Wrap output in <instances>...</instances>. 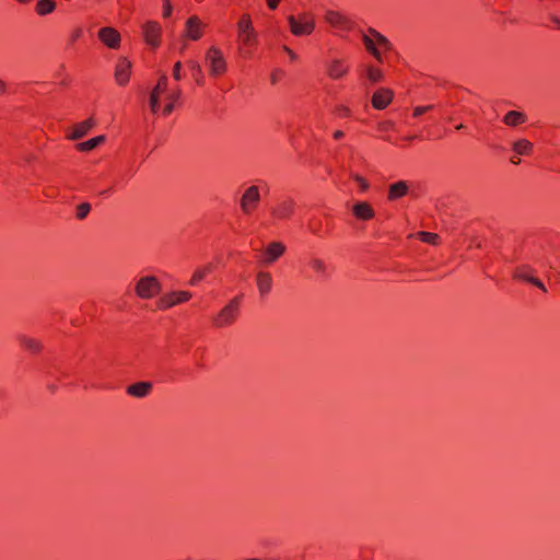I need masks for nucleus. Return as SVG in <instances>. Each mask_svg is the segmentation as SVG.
Listing matches in <instances>:
<instances>
[{"label":"nucleus","mask_w":560,"mask_h":560,"mask_svg":"<svg viewBox=\"0 0 560 560\" xmlns=\"http://www.w3.org/2000/svg\"><path fill=\"white\" fill-rule=\"evenodd\" d=\"M238 36L244 45H252L255 43L257 34L253 27L249 15L244 14L237 23Z\"/></svg>","instance_id":"11"},{"label":"nucleus","mask_w":560,"mask_h":560,"mask_svg":"<svg viewBox=\"0 0 560 560\" xmlns=\"http://www.w3.org/2000/svg\"><path fill=\"white\" fill-rule=\"evenodd\" d=\"M205 60L208 66L210 75L219 77L226 71L228 63L222 51L218 47H210L206 52Z\"/></svg>","instance_id":"5"},{"label":"nucleus","mask_w":560,"mask_h":560,"mask_svg":"<svg viewBox=\"0 0 560 560\" xmlns=\"http://www.w3.org/2000/svg\"><path fill=\"white\" fill-rule=\"evenodd\" d=\"M90 140L100 141V140H105V138H104V136H96V137L91 138Z\"/></svg>","instance_id":"48"},{"label":"nucleus","mask_w":560,"mask_h":560,"mask_svg":"<svg viewBox=\"0 0 560 560\" xmlns=\"http://www.w3.org/2000/svg\"><path fill=\"white\" fill-rule=\"evenodd\" d=\"M180 96V91L179 90H176V91H173L171 93H167L165 95V101L166 102H172L173 105L175 104V102L179 98Z\"/></svg>","instance_id":"37"},{"label":"nucleus","mask_w":560,"mask_h":560,"mask_svg":"<svg viewBox=\"0 0 560 560\" xmlns=\"http://www.w3.org/2000/svg\"><path fill=\"white\" fill-rule=\"evenodd\" d=\"M362 40L366 47V49L378 60V61H382V57H381V54L378 51V49L375 47V43H374V39L371 38L370 36L363 34L362 35Z\"/></svg>","instance_id":"31"},{"label":"nucleus","mask_w":560,"mask_h":560,"mask_svg":"<svg viewBox=\"0 0 560 560\" xmlns=\"http://www.w3.org/2000/svg\"><path fill=\"white\" fill-rule=\"evenodd\" d=\"M112 191H113V188H108V189L101 191L100 195L108 197L112 194Z\"/></svg>","instance_id":"47"},{"label":"nucleus","mask_w":560,"mask_h":560,"mask_svg":"<svg viewBox=\"0 0 560 560\" xmlns=\"http://www.w3.org/2000/svg\"><path fill=\"white\" fill-rule=\"evenodd\" d=\"M180 69H182V63L179 61H177L175 65H174V68H173V78L177 81H179L182 79V72H180Z\"/></svg>","instance_id":"39"},{"label":"nucleus","mask_w":560,"mask_h":560,"mask_svg":"<svg viewBox=\"0 0 560 560\" xmlns=\"http://www.w3.org/2000/svg\"><path fill=\"white\" fill-rule=\"evenodd\" d=\"M191 293L189 291H173L164 294L158 302V307L160 310H167L177 304L185 303L191 299Z\"/></svg>","instance_id":"8"},{"label":"nucleus","mask_w":560,"mask_h":560,"mask_svg":"<svg viewBox=\"0 0 560 560\" xmlns=\"http://www.w3.org/2000/svg\"><path fill=\"white\" fill-rule=\"evenodd\" d=\"M7 92V84L4 81L0 79V95L4 94Z\"/></svg>","instance_id":"45"},{"label":"nucleus","mask_w":560,"mask_h":560,"mask_svg":"<svg viewBox=\"0 0 560 560\" xmlns=\"http://www.w3.org/2000/svg\"><path fill=\"white\" fill-rule=\"evenodd\" d=\"M98 38L108 48L117 49L120 46V40H121L120 34L114 27H109V26L102 27L98 31Z\"/></svg>","instance_id":"14"},{"label":"nucleus","mask_w":560,"mask_h":560,"mask_svg":"<svg viewBox=\"0 0 560 560\" xmlns=\"http://www.w3.org/2000/svg\"><path fill=\"white\" fill-rule=\"evenodd\" d=\"M271 82H272V83H276V82H277V75H276V72L271 74Z\"/></svg>","instance_id":"51"},{"label":"nucleus","mask_w":560,"mask_h":560,"mask_svg":"<svg viewBox=\"0 0 560 560\" xmlns=\"http://www.w3.org/2000/svg\"><path fill=\"white\" fill-rule=\"evenodd\" d=\"M369 33L373 36V38L376 40L377 39V35H382L381 33H378L377 31H375L374 28H370L369 30Z\"/></svg>","instance_id":"46"},{"label":"nucleus","mask_w":560,"mask_h":560,"mask_svg":"<svg viewBox=\"0 0 560 560\" xmlns=\"http://www.w3.org/2000/svg\"><path fill=\"white\" fill-rule=\"evenodd\" d=\"M526 115L522 112L511 110L508 112L503 117V122L506 126L515 127L526 121Z\"/></svg>","instance_id":"26"},{"label":"nucleus","mask_w":560,"mask_h":560,"mask_svg":"<svg viewBox=\"0 0 560 560\" xmlns=\"http://www.w3.org/2000/svg\"><path fill=\"white\" fill-rule=\"evenodd\" d=\"M512 154L509 155V160L513 164L521 162L520 155H528L533 150L532 142H510Z\"/></svg>","instance_id":"18"},{"label":"nucleus","mask_w":560,"mask_h":560,"mask_svg":"<svg viewBox=\"0 0 560 560\" xmlns=\"http://www.w3.org/2000/svg\"><path fill=\"white\" fill-rule=\"evenodd\" d=\"M352 214L361 221H370L375 217V210L368 201H357L352 206Z\"/></svg>","instance_id":"16"},{"label":"nucleus","mask_w":560,"mask_h":560,"mask_svg":"<svg viewBox=\"0 0 560 560\" xmlns=\"http://www.w3.org/2000/svg\"><path fill=\"white\" fill-rule=\"evenodd\" d=\"M174 109V105L172 102H166L165 106L162 108V115L167 116L170 115Z\"/></svg>","instance_id":"41"},{"label":"nucleus","mask_w":560,"mask_h":560,"mask_svg":"<svg viewBox=\"0 0 560 560\" xmlns=\"http://www.w3.org/2000/svg\"><path fill=\"white\" fill-rule=\"evenodd\" d=\"M93 125L94 122L92 119H88L85 121L77 124L73 127L72 131L67 136L68 140H78L80 138L88 136Z\"/></svg>","instance_id":"24"},{"label":"nucleus","mask_w":560,"mask_h":560,"mask_svg":"<svg viewBox=\"0 0 560 560\" xmlns=\"http://www.w3.org/2000/svg\"><path fill=\"white\" fill-rule=\"evenodd\" d=\"M325 21L339 31H350L353 27V22L350 18L336 11H327Z\"/></svg>","instance_id":"13"},{"label":"nucleus","mask_w":560,"mask_h":560,"mask_svg":"<svg viewBox=\"0 0 560 560\" xmlns=\"http://www.w3.org/2000/svg\"><path fill=\"white\" fill-rule=\"evenodd\" d=\"M295 211V201L292 198H283L270 209V215L277 221L289 220Z\"/></svg>","instance_id":"6"},{"label":"nucleus","mask_w":560,"mask_h":560,"mask_svg":"<svg viewBox=\"0 0 560 560\" xmlns=\"http://www.w3.org/2000/svg\"><path fill=\"white\" fill-rule=\"evenodd\" d=\"M100 142H78L77 150L79 152H90L94 150Z\"/></svg>","instance_id":"36"},{"label":"nucleus","mask_w":560,"mask_h":560,"mask_svg":"<svg viewBox=\"0 0 560 560\" xmlns=\"http://www.w3.org/2000/svg\"><path fill=\"white\" fill-rule=\"evenodd\" d=\"M162 284L155 276H143L135 284V293L142 300H150L160 294Z\"/></svg>","instance_id":"4"},{"label":"nucleus","mask_w":560,"mask_h":560,"mask_svg":"<svg viewBox=\"0 0 560 560\" xmlns=\"http://www.w3.org/2000/svg\"><path fill=\"white\" fill-rule=\"evenodd\" d=\"M284 51L288 54L291 60H295L298 58L296 54L292 51L289 47H283Z\"/></svg>","instance_id":"43"},{"label":"nucleus","mask_w":560,"mask_h":560,"mask_svg":"<svg viewBox=\"0 0 560 560\" xmlns=\"http://www.w3.org/2000/svg\"><path fill=\"white\" fill-rule=\"evenodd\" d=\"M152 387L151 382H137L127 386L126 393L131 397L144 398L151 393Z\"/></svg>","instance_id":"19"},{"label":"nucleus","mask_w":560,"mask_h":560,"mask_svg":"<svg viewBox=\"0 0 560 560\" xmlns=\"http://www.w3.org/2000/svg\"><path fill=\"white\" fill-rule=\"evenodd\" d=\"M285 245L282 242H271L262 250L259 262L264 266L275 264L285 253Z\"/></svg>","instance_id":"7"},{"label":"nucleus","mask_w":560,"mask_h":560,"mask_svg":"<svg viewBox=\"0 0 560 560\" xmlns=\"http://www.w3.org/2000/svg\"><path fill=\"white\" fill-rule=\"evenodd\" d=\"M409 187L407 182L399 180L388 187L387 199L390 201L397 200L408 194Z\"/></svg>","instance_id":"23"},{"label":"nucleus","mask_w":560,"mask_h":560,"mask_svg":"<svg viewBox=\"0 0 560 560\" xmlns=\"http://www.w3.org/2000/svg\"><path fill=\"white\" fill-rule=\"evenodd\" d=\"M310 268L320 277H327V265L319 258H312L308 261Z\"/></svg>","instance_id":"28"},{"label":"nucleus","mask_w":560,"mask_h":560,"mask_svg":"<svg viewBox=\"0 0 560 560\" xmlns=\"http://www.w3.org/2000/svg\"><path fill=\"white\" fill-rule=\"evenodd\" d=\"M56 8V3L54 0H38L36 3V13L38 15H47L51 13Z\"/></svg>","instance_id":"27"},{"label":"nucleus","mask_w":560,"mask_h":560,"mask_svg":"<svg viewBox=\"0 0 560 560\" xmlns=\"http://www.w3.org/2000/svg\"><path fill=\"white\" fill-rule=\"evenodd\" d=\"M365 77L371 83H377L383 79V72L371 66L365 68Z\"/></svg>","instance_id":"32"},{"label":"nucleus","mask_w":560,"mask_h":560,"mask_svg":"<svg viewBox=\"0 0 560 560\" xmlns=\"http://www.w3.org/2000/svg\"><path fill=\"white\" fill-rule=\"evenodd\" d=\"M206 25L201 20L192 15L185 23L184 39L198 40L201 38Z\"/></svg>","instance_id":"12"},{"label":"nucleus","mask_w":560,"mask_h":560,"mask_svg":"<svg viewBox=\"0 0 560 560\" xmlns=\"http://www.w3.org/2000/svg\"><path fill=\"white\" fill-rule=\"evenodd\" d=\"M290 31L295 36H304L313 33L315 21L312 14L303 12L298 15L287 18Z\"/></svg>","instance_id":"3"},{"label":"nucleus","mask_w":560,"mask_h":560,"mask_svg":"<svg viewBox=\"0 0 560 560\" xmlns=\"http://www.w3.org/2000/svg\"><path fill=\"white\" fill-rule=\"evenodd\" d=\"M163 1H164V12H163V15L165 18H167L172 13V5H171L170 0H163Z\"/></svg>","instance_id":"42"},{"label":"nucleus","mask_w":560,"mask_h":560,"mask_svg":"<svg viewBox=\"0 0 560 560\" xmlns=\"http://www.w3.org/2000/svg\"><path fill=\"white\" fill-rule=\"evenodd\" d=\"M552 21L560 27V19L559 18L553 16Z\"/></svg>","instance_id":"49"},{"label":"nucleus","mask_w":560,"mask_h":560,"mask_svg":"<svg viewBox=\"0 0 560 560\" xmlns=\"http://www.w3.org/2000/svg\"><path fill=\"white\" fill-rule=\"evenodd\" d=\"M185 47H186V44L184 43V45H182V47H180V51H183L185 49Z\"/></svg>","instance_id":"53"},{"label":"nucleus","mask_w":560,"mask_h":560,"mask_svg":"<svg viewBox=\"0 0 560 560\" xmlns=\"http://www.w3.org/2000/svg\"><path fill=\"white\" fill-rule=\"evenodd\" d=\"M187 65L191 69L194 74L197 77V80H196L197 83L200 84L201 83V79L200 78H201V74H202V70H201L200 65L196 60H188Z\"/></svg>","instance_id":"34"},{"label":"nucleus","mask_w":560,"mask_h":560,"mask_svg":"<svg viewBox=\"0 0 560 560\" xmlns=\"http://www.w3.org/2000/svg\"><path fill=\"white\" fill-rule=\"evenodd\" d=\"M280 0H267V5L269 9L275 10L277 9Z\"/></svg>","instance_id":"44"},{"label":"nucleus","mask_w":560,"mask_h":560,"mask_svg":"<svg viewBox=\"0 0 560 560\" xmlns=\"http://www.w3.org/2000/svg\"><path fill=\"white\" fill-rule=\"evenodd\" d=\"M376 43L385 49H389L392 46L389 40L383 35H377Z\"/></svg>","instance_id":"38"},{"label":"nucleus","mask_w":560,"mask_h":560,"mask_svg":"<svg viewBox=\"0 0 560 560\" xmlns=\"http://www.w3.org/2000/svg\"><path fill=\"white\" fill-rule=\"evenodd\" d=\"M18 341L24 350L28 351L32 354L39 353L43 349L42 342L33 337L26 335H20L18 337Z\"/></svg>","instance_id":"22"},{"label":"nucleus","mask_w":560,"mask_h":560,"mask_svg":"<svg viewBox=\"0 0 560 560\" xmlns=\"http://www.w3.org/2000/svg\"><path fill=\"white\" fill-rule=\"evenodd\" d=\"M342 136H343V132H342V131H340V130H337V131L335 132V137H336V138H340V137H342Z\"/></svg>","instance_id":"50"},{"label":"nucleus","mask_w":560,"mask_h":560,"mask_svg":"<svg viewBox=\"0 0 560 560\" xmlns=\"http://www.w3.org/2000/svg\"><path fill=\"white\" fill-rule=\"evenodd\" d=\"M131 62L126 57H120L115 67V80L119 85H126L131 72Z\"/></svg>","instance_id":"15"},{"label":"nucleus","mask_w":560,"mask_h":560,"mask_svg":"<svg viewBox=\"0 0 560 560\" xmlns=\"http://www.w3.org/2000/svg\"><path fill=\"white\" fill-rule=\"evenodd\" d=\"M143 35L149 45L158 47L161 36V26L156 22H147L143 25Z\"/></svg>","instance_id":"17"},{"label":"nucleus","mask_w":560,"mask_h":560,"mask_svg":"<svg viewBox=\"0 0 560 560\" xmlns=\"http://www.w3.org/2000/svg\"><path fill=\"white\" fill-rule=\"evenodd\" d=\"M431 108H432L431 105H429V106H418L413 110V116L418 117V116L424 114L425 112H428Z\"/></svg>","instance_id":"40"},{"label":"nucleus","mask_w":560,"mask_h":560,"mask_svg":"<svg viewBox=\"0 0 560 560\" xmlns=\"http://www.w3.org/2000/svg\"><path fill=\"white\" fill-rule=\"evenodd\" d=\"M16 1H18V2H20V3H27V2H30L31 0H16Z\"/></svg>","instance_id":"52"},{"label":"nucleus","mask_w":560,"mask_h":560,"mask_svg":"<svg viewBox=\"0 0 560 560\" xmlns=\"http://www.w3.org/2000/svg\"><path fill=\"white\" fill-rule=\"evenodd\" d=\"M260 186L250 185L246 187L240 198V210L244 217H250L258 209L261 195Z\"/></svg>","instance_id":"2"},{"label":"nucleus","mask_w":560,"mask_h":560,"mask_svg":"<svg viewBox=\"0 0 560 560\" xmlns=\"http://www.w3.org/2000/svg\"><path fill=\"white\" fill-rule=\"evenodd\" d=\"M351 177L358 184L361 192H364L369 189L370 184L362 176H360L359 174H353Z\"/></svg>","instance_id":"35"},{"label":"nucleus","mask_w":560,"mask_h":560,"mask_svg":"<svg viewBox=\"0 0 560 560\" xmlns=\"http://www.w3.org/2000/svg\"><path fill=\"white\" fill-rule=\"evenodd\" d=\"M212 268L210 265L208 266H203V267H200L198 268L191 276V279L189 281V284L190 285H196L197 283H199L201 280H203L210 272H211Z\"/></svg>","instance_id":"29"},{"label":"nucleus","mask_w":560,"mask_h":560,"mask_svg":"<svg viewBox=\"0 0 560 560\" xmlns=\"http://www.w3.org/2000/svg\"><path fill=\"white\" fill-rule=\"evenodd\" d=\"M513 278L518 281L530 283L540 289L542 292H547L545 284L535 276V270L527 265L515 268Z\"/></svg>","instance_id":"9"},{"label":"nucleus","mask_w":560,"mask_h":560,"mask_svg":"<svg viewBox=\"0 0 560 560\" xmlns=\"http://www.w3.org/2000/svg\"><path fill=\"white\" fill-rule=\"evenodd\" d=\"M168 80L165 74H163L156 85L152 89L149 95V106L153 114H158L161 109L160 97L161 95L167 92Z\"/></svg>","instance_id":"10"},{"label":"nucleus","mask_w":560,"mask_h":560,"mask_svg":"<svg viewBox=\"0 0 560 560\" xmlns=\"http://www.w3.org/2000/svg\"><path fill=\"white\" fill-rule=\"evenodd\" d=\"M256 284L261 298L268 295L272 289V277L267 271H259L256 276Z\"/></svg>","instance_id":"21"},{"label":"nucleus","mask_w":560,"mask_h":560,"mask_svg":"<svg viewBox=\"0 0 560 560\" xmlns=\"http://www.w3.org/2000/svg\"><path fill=\"white\" fill-rule=\"evenodd\" d=\"M417 235L423 243L431 245H438L440 243V235L436 233L421 231Z\"/></svg>","instance_id":"30"},{"label":"nucleus","mask_w":560,"mask_h":560,"mask_svg":"<svg viewBox=\"0 0 560 560\" xmlns=\"http://www.w3.org/2000/svg\"><path fill=\"white\" fill-rule=\"evenodd\" d=\"M348 72V67L339 59H334L327 65V73L331 79H339Z\"/></svg>","instance_id":"25"},{"label":"nucleus","mask_w":560,"mask_h":560,"mask_svg":"<svg viewBox=\"0 0 560 560\" xmlns=\"http://www.w3.org/2000/svg\"><path fill=\"white\" fill-rule=\"evenodd\" d=\"M242 296H235L229 301L215 315L211 318V324L217 329H223L234 325L241 313Z\"/></svg>","instance_id":"1"},{"label":"nucleus","mask_w":560,"mask_h":560,"mask_svg":"<svg viewBox=\"0 0 560 560\" xmlns=\"http://www.w3.org/2000/svg\"><path fill=\"white\" fill-rule=\"evenodd\" d=\"M91 211V205L89 202H82L77 206L75 217L78 220H83L88 217Z\"/></svg>","instance_id":"33"},{"label":"nucleus","mask_w":560,"mask_h":560,"mask_svg":"<svg viewBox=\"0 0 560 560\" xmlns=\"http://www.w3.org/2000/svg\"><path fill=\"white\" fill-rule=\"evenodd\" d=\"M393 100V92L388 89H378L373 97L372 105L376 109H384Z\"/></svg>","instance_id":"20"}]
</instances>
